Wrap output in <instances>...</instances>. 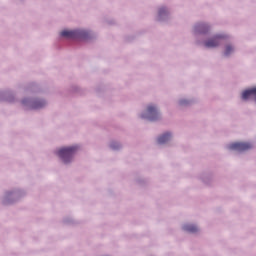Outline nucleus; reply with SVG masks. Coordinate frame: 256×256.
<instances>
[{
	"mask_svg": "<svg viewBox=\"0 0 256 256\" xmlns=\"http://www.w3.org/2000/svg\"><path fill=\"white\" fill-rule=\"evenodd\" d=\"M78 149L77 146L62 148L57 152V155L62 159L63 163H70Z\"/></svg>",
	"mask_w": 256,
	"mask_h": 256,
	"instance_id": "f257e3e1",
	"label": "nucleus"
},
{
	"mask_svg": "<svg viewBox=\"0 0 256 256\" xmlns=\"http://www.w3.org/2000/svg\"><path fill=\"white\" fill-rule=\"evenodd\" d=\"M159 118V112H157V108L153 105L148 106L147 115L142 114V119H148L149 121H157Z\"/></svg>",
	"mask_w": 256,
	"mask_h": 256,
	"instance_id": "f03ea898",
	"label": "nucleus"
},
{
	"mask_svg": "<svg viewBox=\"0 0 256 256\" xmlns=\"http://www.w3.org/2000/svg\"><path fill=\"white\" fill-rule=\"evenodd\" d=\"M253 145L251 143L247 142H236L229 146V149L232 151H248V149H251Z\"/></svg>",
	"mask_w": 256,
	"mask_h": 256,
	"instance_id": "7ed1b4c3",
	"label": "nucleus"
},
{
	"mask_svg": "<svg viewBox=\"0 0 256 256\" xmlns=\"http://www.w3.org/2000/svg\"><path fill=\"white\" fill-rule=\"evenodd\" d=\"M61 37H65L66 39H76V37H79L78 31H69V30H63L60 33Z\"/></svg>",
	"mask_w": 256,
	"mask_h": 256,
	"instance_id": "20e7f679",
	"label": "nucleus"
},
{
	"mask_svg": "<svg viewBox=\"0 0 256 256\" xmlns=\"http://www.w3.org/2000/svg\"><path fill=\"white\" fill-rule=\"evenodd\" d=\"M221 37L219 36H216L210 40H208L206 43H205V46L206 47H218L219 46V41H220Z\"/></svg>",
	"mask_w": 256,
	"mask_h": 256,
	"instance_id": "39448f33",
	"label": "nucleus"
},
{
	"mask_svg": "<svg viewBox=\"0 0 256 256\" xmlns=\"http://www.w3.org/2000/svg\"><path fill=\"white\" fill-rule=\"evenodd\" d=\"M184 231H188V233H197L199 231V228L193 224H186L183 226Z\"/></svg>",
	"mask_w": 256,
	"mask_h": 256,
	"instance_id": "423d86ee",
	"label": "nucleus"
},
{
	"mask_svg": "<svg viewBox=\"0 0 256 256\" xmlns=\"http://www.w3.org/2000/svg\"><path fill=\"white\" fill-rule=\"evenodd\" d=\"M196 33H207L209 31V26L207 24H199L195 27Z\"/></svg>",
	"mask_w": 256,
	"mask_h": 256,
	"instance_id": "0eeeda50",
	"label": "nucleus"
},
{
	"mask_svg": "<svg viewBox=\"0 0 256 256\" xmlns=\"http://www.w3.org/2000/svg\"><path fill=\"white\" fill-rule=\"evenodd\" d=\"M170 139H171V134L165 133L158 138V143L159 145H163L164 143H167V141H169Z\"/></svg>",
	"mask_w": 256,
	"mask_h": 256,
	"instance_id": "6e6552de",
	"label": "nucleus"
},
{
	"mask_svg": "<svg viewBox=\"0 0 256 256\" xmlns=\"http://www.w3.org/2000/svg\"><path fill=\"white\" fill-rule=\"evenodd\" d=\"M41 107H45V101L43 100H36L32 104V109H41Z\"/></svg>",
	"mask_w": 256,
	"mask_h": 256,
	"instance_id": "1a4fd4ad",
	"label": "nucleus"
},
{
	"mask_svg": "<svg viewBox=\"0 0 256 256\" xmlns=\"http://www.w3.org/2000/svg\"><path fill=\"white\" fill-rule=\"evenodd\" d=\"M233 53V48L231 46H226V50L224 52V55H231Z\"/></svg>",
	"mask_w": 256,
	"mask_h": 256,
	"instance_id": "9d476101",
	"label": "nucleus"
},
{
	"mask_svg": "<svg viewBox=\"0 0 256 256\" xmlns=\"http://www.w3.org/2000/svg\"><path fill=\"white\" fill-rule=\"evenodd\" d=\"M167 13V9L166 8H160L159 9V12H158V15L159 17H163V15H165Z\"/></svg>",
	"mask_w": 256,
	"mask_h": 256,
	"instance_id": "9b49d317",
	"label": "nucleus"
},
{
	"mask_svg": "<svg viewBox=\"0 0 256 256\" xmlns=\"http://www.w3.org/2000/svg\"><path fill=\"white\" fill-rule=\"evenodd\" d=\"M180 105H185V100H181Z\"/></svg>",
	"mask_w": 256,
	"mask_h": 256,
	"instance_id": "f8f14e48",
	"label": "nucleus"
},
{
	"mask_svg": "<svg viewBox=\"0 0 256 256\" xmlns=\"http://www.w3.org/2000/svg\"><path fill=\"white\" fill-rule=\"evenodd\" d=\"M112 149H117V146H114L113 144H111Z\"/></svg>",
	"mask_w": 256,
	"mask_h": 256,
	"instance_id": "ddd939ff",
	"label": "nucleus"
}]
</instances>
